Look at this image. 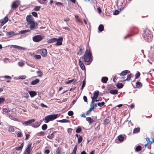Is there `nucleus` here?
I'll return each instance as SVG.
<instances>
[{
    "label": "nucleus",
    "mask_w": 154,
    "mask_h": 154,
    "mask_svg": "<svg viewBox=\"0 0 154 154\" xmlns=\"http://www.w3.org/2000/svg\"><path fill=\"white\" fill-rule=\"evenodd\" d=\"M27 24L29 26L31 30H34L38 28V24L35 22L31 15H29L26 17Z\"/></svg>",
    "instance_id": "obj_1"
},
{
    "label": "nucleus",
    "mask_w": 154,
    "mask_h": 154,
    "mask_svg": "<svg viewBox=\"0 0 154 154\" xmlns=\"http://www.w3.org/2000/svg\"><path fill=\"white\" fill-rule=\"evenodd\" d=\"M92 53L90 51L89 48H87L83 56L85 61L91 62L92 60Z\"/></svg>",
    "instance_id": "obj_2"
},
{
    "label": "nucleus",
    "mask_w": 154,
    "mask_h": 154,
    "mask_svg": "<svg viewBox=\"0 0 154 154\" xmlns=\"http://www.w3.org/2000/svg\"><path fill=\"white\" fill-rule=\"evenodd\" d=\"M143 36L146 41L149 42L151 40L152 35L151 32L149 30L146 29L143 31Z\"/></svg>",
    "instance_id": "obj_3"
},
{
    "label": "nucleus",
    "mask_w": 154,
    "mask_h": 154,
    "mask_svg": "<svg viewBox=\"0 0 154 154\" xmlns=\"http://www.w3.org/2000/svg\"><path fill=\"white\" fill-rule=\"evenodd\" d=\"M11 110L9 109H7L6 108H3L2 110V113L4 114H6L7 113L9 112L8 115L9 118L11 119L14 120L16 121L17 119L15 117V114L14 112H12V111H11Z\"/></svg>",
    "instance_id": "obj_4"
},
{
    "label": "nucleus",
    "mask_w": 154,
    "mask_h": 154,
    "mask_svg": "<svg viewBox=\"0 0 154 154\" xmlns=\"http://www.w3.org/2000/svg\"><path fill=\"white\" fill-rule=\"evenodd\" d=\"M60 115L58 114L49 115L46 116L44 119L46 121L45 123H48L50 121H52L59 117Z\"/></svg>",
    "instance_id": "obj_5"
},
{
    "label": "nucleus",
    "mask_w": 154,
    "mask_h": 154,
    "mask_svg": "<svg viewBox=\"0 0 154 154\" xmlns=\"http://www.w3.org/2000/svg\"><path fill=\"white\" fill-rule=\"evenodd\" d=\"M99 91H97L94 92V96L92 97V101L91 103V106H93L92 104L95 102H97L98 100H97V97L99 94ZM93 106H97V104H95L93 105Z\"/></svg>",
    "instance_id": "obj_6"
},
{
    "label": "nucleus",
    "mask_w": 154,
    "mask_h": 154,
    "mask_svg": "<svg viewBox=\"0 0 154 154\" xmlns=\"http://www.w3.org/2000/svg\"><path fill=\"white\" fill-rule=\"evenodd\" d=\"M20 1L18 0H16L13 2L11 5V10L10 11V12H12L13 10L17 8L20 5Z\"/></svg>",
    "instance_id": "obj_7"
},
{
    "label": "nucleus",
    "mask_w": 154,
    "mask_h": 154,
    "mask_svg": "<svg viewBox=\"0 0 154 154\" xmlns=\"http://www.w3.org/2000/svg\"><path fill=\"white\" fill-rule=\"evenodd\" d=\"M32 143L29 142L27 145L26 149L24 152L23 154H30L32 147Z\"/></svg>",
    "instance_id": "obj_8"
},
{
    "label": "nucleus",
    "mask_w": 154,
    "mask_h": 154,
    "mask_svg": "<svg viewBox=\"0 0 154 154\" xmlns=\"http://www.w3.org/2000/svg\"><path fill=\"white\" fill-rule=\"evenodd\" d=\"M43 38V37L41 35H36L33 38V40L34 42H39L42 40Z\"/></svg>",
    "instance_id": "obj_9"
},
{
    "label": "nucleus",
    "mask_w": 154,
    "mask_h": 154,
    "mask_svg": "<svg viewBox=\"0 0 154 154\" xmlns=\"http://www.w3.org/2000/svg\"><path fill=\"white\" fill-rule=\"evenodd\" d=\"M63 40V38L62 36H60L58 38H57V40L56 41L57 43L55 44L56 46H59L61 45L62 44Z\"/></svg>",
    "instance_id": "obj_10"
},
{
    "label": "nucleus",
    "mask_w": 154,
    "mask_h": 154,
    "mask_svg": "<svg viewBox=\"0 0 154 154\" xmlns=\"http://www.w3.org/2000/svg\"><path fill=\"white\" fill-rule=\"evenodd\" d=\"M30 32V30L29 29L28 30H21L18 33V34H22L23 35H24V36H26L28 35V34L27 33L28 32Z\"/></svg>",
    "instance_id": "obj_11"
},
{
    "label": "nucleus",
    "mask_w": 154,
    "mask_h": 154,
    "mask_svg": "<svg viewBox=\"0 0 154 154\" xmlns=\"http://www.w3.org/2000/svg\"><path fill=\"white\" fill-rule=\"evenodd\" d=\"M35 121L34 119H32L28 121L25 122L23 123V125H29L30 124H31L32 123L34 122Z\"/></svg>",
    "instance_id": "obj_12"
},
{
    "label": "nucleus",
    "mask_w": 154,
    "mask_h": 154,
    "mask_svg": "<svg viewBox=\"0 0 154 154\" xmlns=\"http://www.w3.org/2000/svg\"><path fill=\"white\" fill-rule=\"evenodd\" d=\"M40 53L42 56L45 57L47 55V50L45 49H41Z\"/></svg>",
    "instance_id": "obj_13"
},
{
    "label": "nucleus",
    "mask_w": 154,
    "mask_h": 154,
    "mask_svg": "<svg viewBox=\"0 0 154 154\" xmlns=\"http://www.w3.org/2000/svg\"><path fill=\"white\" fill-rule=\"evenodd\" d=\"M17 34H18V33H15L13 31L7 32V35L9 37H12Z\"/></svg>",
    "instance_id": "obj_14"
},
{
    "label": "nucleus",
    "mask_w": 154,
    "mask_h": 154,
    "mask_svg": "<svg viewBox=\"0 0 154 154\" xmlns=\"http://www.w3.org/2000/svg\"><path fill=\"white\" fill-rule=\"evenodd\" d=\"M8 20V18L7 17H5L4 20H3L1 22L0 26L1 27L3 26L5 24Z\"/></svg>",
    "instance_id": "obj_15"
},
{
    "label": "nucleus",
    "mask_w": 154,
    "mask_h": 154,
    "mask_svg": "<svg viewBox=\"0 0 154 154\" xmlns=\"http://www.w3.org/2000/svg\"><path fill=\"white\" fill-rule=\"evenodd\" d=\"M130 72V71L128 70H124L122 71L120 74L121 76H125L127 74Z\"/></svg>",
    "instance_id": "obj_16"
},
{
    "label": "nucleus",
    "mask_w": 154,
    "mask_h": 154,
    "mask_svg": "<svg viewBox=\"0 0 154 154\" xmlns=\"http://www.w3.org/2000/svg\"><path fill=\"white\" fill-rule=\"evenodd\" d=\"M86 120L88 122L89 124H91L95 122L94 120L93 119L91 118L90 117L86 118Z\"/></svg>",
    "instance_id": "obj_17"
},
{
    "label": "nucleus",
    "mask_w": 154,
    "mask_h": 154,
    "mask_svg": "<svg viewBox=\"0 0 154 154\" xmlns=\"http://www.w3.org/2000/svg\"><path fill=\"white\" fill-rule=\"evenodd\" d=\"M29 93L31 97H33L37 94L36 93L35 91H30L29 92Z\"/></svg>",
    "instance_id": "obj_18"
},
{
    "label": "nucleus",
    "mask_w": 154,
    "mask_h": 154,
    "mask_svg": "<svg viewBox=\"0 0 154 154\" xmlns=\"http://www.w3.org/2000/svg\"><path fill=\"white\" fill-rule=\"evenodd\" d=\"M79 65L81 68L82 69V70H84L85 69V66L84 64L80 60H79Z\"/></svg>",
    "instance_id": "obj_19"
},
{
    "label": "nucleus",
    "mask_w": 154,
    "mask_h": 154,
    "mask_svg": "<svg viewBox=\"0 0 154 154\" xmlns=\"http://www.w3.org/2000/svg\"><path fill=\"white\" fill-rule=\"evenodd\" d=\"M23 146V143H22L20 145V147H15V149L17 151H21Z\"/></svg>",
    "instance_id": "obj_20"
},
{
    "label": "nucleus",
    "mask_w": 154,
    "mask_h": 154,
    "mask_svg": "<svg viewBox=\"0 0 154 154\" xmlns=\"http://www.w3.org/2000/svg\"><path fill=\"white\" fill-rule=\"evenodd\" d=\"M95 106H91L89 110H88L86 112V114L87 115H89L91 112L94 109Z\"/></svg>",
    "instance_id": "obj_21"
},
{
    "label": "nucleus",
    "mask_w": 154,
    "mask_h": 154,
    "mask_svg": "<svg viewBox=\"0 0 154 154\" xmlns=\"http://www.w3.org/2000/svg\"><path fill=\"white\" fill-rule=\"evenodd\" d=\"M14 48H17V49L19 50H25V48H24L16 45H13Z\"/></svg>",
    "instance_id": "obj_22"
},
{
    "label": "nucleus",
    "mask_w": 154,
    "mask_h": 154,
    "mask_svg": "<svg viewBox=\"0 0 154 154\" xmlns=\"http://www.w3.org/2000/svg\"><path fill=\"white\" fill-rule=\"evenodd\" d=\"M108 79L107 77H103L101 78V82L103 83H106L108 80Z\"/></svg>",
    "instance_id": "obj_23"
},
{
    "label": "nucleus",
    "mask_w": 154,
    "mask_h": 154,
    "mask_svg": "<svg viewBox=\"0 0 154 154\" xmlns=\"http://www.w3.org/2000/svg\"><path fill=\"white\" fill-rule=\"evenodd\" d=\"M142 86V84L141 83L139 82H137L136 83V88H140Z\"/></svg>",
    "instance_id": "obj_24"
},
{
    "label": "nucleus",
    "mask_w": 154,
    "mask_h": 154,
    "mask_svg": "<svg viewBox=\"0 0 154 154\" xmlns=\"http://www.w3.org/2000/svg\"><path fill=\"white\" fill-rule=\"evenodd\" d=\"M58 122L60 123H70V121L69 120L66 119H63L61 120L58 121Z\"/></svg>",
    "instance_id": "obj_25"
},
{
    "label": "nucleus",
    "mask_w": 154,
    "mask_h": 154,
    "mask_svg": "<svg viewBox=\"0 0 154 154\" xmlns=\"http://www.w3.org/2000/svg\"><path fill=\"white\" fill-rule=\"evenodd\" d=\"M57 40V38H53L51 39H49L48 40V43H52L56 42Z\"/></svg>",
    "instance_id": "obj_26"
},
{
    "label": "nucleus",
    "mask_w": 154,
    "mask_h": 154,
    "mask_svg": "<svg viewBox=\"0 0 154 154\" xmlns=\"http://www.w3.org/2000/svg\"><path fill=\"white\" fill-rule=\"evenodd\" d=\"M8 131L9 132H12L14 131V129L13 126H10L8 128Z\"/></svg>",
    "instance_id": "obj_27"
},
{
    "label": "nucleus",
    "mask_w": 154,
    "mask_h": 154,
    "mask_svg": "<svg viewBox=\"0 0 154 154\" xmlns=\"http://www.w3.org/2000/svg\"><path fill=\"white\" fill-rule=\"evenodd\" d=\"M98 30L100 32H102L104 30V26L102 24L100 25L98 27Z\"/></svg>",
    "instance_id": "obj_28"
},
{
    "label": "nucleus",
    "mask_w": 154,
    "mask_h": 154,
    "mask_svg": "<svg viewBox=\"0 0 154 154\" xmlns=\"http://www.w3.org/2000/svg\"><path fill=\"white\" fill-rule=\"evenodd\" d=\"M40 123L38 122H35L32 125V127L34 128H37L40 125Z\"/></svg>",
    "instance_id": "obj_29"
},
{
    "label": "nucleus",
    "mask_w": 154,
    "mask_h": 154,
    "mask_svg": "<svg viewBox=\"0 0 154 154\" xmlns=\"http://www.w3.org/2000/svg\"><path fill=\"white\" fill-rule=\"evenodd\" d=\"M118 92V91L117 90L115 89L110 90V93L111 94H117Z\"/></svg>",
    "instance_id": "obj_30"
},
{
    "label": "nucleus",
    "mask_w": 154,
    "mask_h": 154,
    "mask_svg": "<svg viewBox=\"0 0 154 154\" xmlns=\"http://www.w3.org/2000/svg\"><path fill=\"white\" fill-rule=\"evenodd\" d=\"M22 96L23 97H25L26 98H28L29 97V96L27 93H23L22 94Z\"/></svg>",
    "instance_id": "obj_31"
},
{
    "label": "nucleus",
    "mask_w": 154,
    "mask_h": 154,
    "mask_svg": "<svg viewBox=\"0 0 154 154\" xmlns=\"http://www.w3.org/2000/svg\"><path fill=\"white\" fill-rule=\"evenodd\" d=\"M39 82V80L38 79H36L35 80L32 81L31 82V84L32 85H35L38 83Z\"/></svg>",
    "instance_id": "obj_32"
},
{
    "label": "nucleus",
    "mask_w": 154,
    "mask_h": 154,
    "mask_svg": "<svg viewBox=\"0 0 154 154\" xmlns=\"http://www.w3.org/2000/svg\"><path fill=\"white\" fill-rule=\"evenodd\" d=\"M140 131V128H135L133 130V133H137L139 132Z\"/></svg>",
    "instance_id": "obj_33"
},
{
    "label": "nucleus",
    "mask_w": 154,
    "mask_h": 154,
    "mask_svg": "<svg viewBox=\"0 0 154 154\" xmlns=\"http://www.w3.org/2000/svg\"><path fill=\"white\" fill-rule=\"evenodd\" d=\"M124 139V137L122 135H119L118 137V140L120 141H122Z\"/></svg>",
    "instance_id": "obj_34"
},
{
    "label": "nucleus",
    "mask_w": 154,
    "mask_h": 154,
    "mask_svg": "<svg viewBox=\"0 0 154 154\" xmlns=\"http://www.w3.org/2000/svg\"><path fill=\"white\" fill-rule=\"evenodd\" d=\"M61 149L58 147L56 150V154H61Z\"/></svg>",
    "instance_id": "obj_35"
},
{
    "label": "nucleus",
    "mask_w": 154,
    "mask_h": 154,
    "mask_svg": "<svg viewBox=\"0 0 154 154\" xmlns=\"http://www.w3.org/2000/svg\"><path fill=\"white\" fill-rule=\"evenodd\" d=\"M77 145H75L74 148L72 152L71 153V154H76V150L77 149Z\"/></svg>",
    "instance_id": "obj_36"
},
{
    "label": "nucleus",
    "mask_w": 154,
    "mask_h": 154,
    "mask_svg": "<svg viewBox=\"0 0 154 154\" xmlns=\"http://www.w3.org/2000/svg\"><path fill=\"white\" fill-rule=\"evenodd\" d=\"M116 86L119 88H121L123 87V85L122 83H119L116 85Z\"/></svg>",
    "instance_id": "obj_37"
},
{
    "label": "nucleus",
    "mask_w": 154,
    "mask_h": 154,
    "mask_svg": "<svg viewBox=\"0 0 154 154\" xmlns=\"http://www.w3.org/2000/svg\"><path fill=\"white\" fill-rule=\"evenodd\" d=\"M75 18L77 21L79 23H82V21L80 19L79 17L78 16H75Z\"/></svg>",
    "instance_id": "obj_38"
},
{
    "label": "nucleus",
    "mask_w": 154,
    "mask_h": 154,
    "mask_svg": "<svg viewBox=\"0 0 154 154\" xmlns=\"http://www.w3.org/2000/svg\"><path fill=\"white\" fill-rule=\"evenodd\" d=\"M131 74L128 75H127V78L125 80H124V81H128L131 80Z\"/></svg>",
    "instance_id": "obj_39"
},
{
    "label": "nucleus",
    "mask_w": 154,
    "mask_h": 154,
    "mask_svg": "<svg viewBox=\"0 0 154 154\" xmlns=\"http://www.w3.org/2000/svg\"><path fill=\"white\" fill-rule=\"evenodd\" d=\"M0 78H4L5 79H11V76H8V75H5L4 76L1 77Z\"/></svg>",
    "instance_id": "obj_40"
},
{
    "label": "nucleus",
    "mask_w": 154,
    "mask_h": 154,
    "mask_svg": "<svg viewBox=\"0 0 154 154\" xmlns=\"http://www.w3.org/2000/svg\"><path fill=\"white\" fill-rule=\"evenodd\" d=\"M141 147L140 146H138L136 147L135 150L136 151H139L141 150Z\"/></svg>",
    "instance_id": "obj_41"
},
{
    "label": "nucleus",
    "mask_w": 154,
    "mask_h": 154,
    "mask_svg": "<svg viewBox=\"0 0 154 154\" xmlns=\"http://www.w3.org/2000/svg\"><path fill=\"white\" fill-rule=\"evenodd\" d=\"M24 64L25 63L23 62L20 61L18 63V65L20 67L23 66Z\"/></svg>",
    "instance_id": "obj_42"
},
{
    "label": "nucleus",
    "mask_w": 154,
    "mask_h": 154,
    "mask_svg": "<svg viewBox=\"0 0 154 154\" xmlns=\"http://www.w3.org/2000/svg\"><path fill=\"white\" fill-rule=\"evenodd\" d=\"M42 128L43 130H45L47 128V125L46 124H44L42 126Z\"/></svg>",
    "instance_id": "obj_43"
},
{
    "label": "nucleus",
    "mask_w": 154,
    "mask_h": 154,
    "mask_svg": "<svg viewBox=\"0 0 154 154\" xmlns=\"http://www.w3.org/2000/svg\"><path fill=\"white\" fill-rule=\"evenodd\" d=\"M37 73L38 75V76L41 77L42 75V73L40 71H38L37 72Z\"/></svg>",
    "instance_id": "obj_44"
},
{
    "label": "nucleus",
    "mask_w": 154,
    "mask_h": 154,
    "mask_svg": "<svg viewBox=\"0 0 154 154\" xmlns=\"http://www.w3.org/2000/svg\"><path fill=\"white\" fill-rule=\"evenodd\" d=\"M54 137V133H52L51 134L49 135L47 137L49 139H52Z\"/></svg>",
    "instance_id": "obj_45"
},
{
    "label": "nucleus",
    "mask_w": 154,
    "mask_h": 154,
    "mask_svg": "<svg viewBox=\"0 0 154 154\" xmlns=\"http://www.w3.org/2000/svg\"><path fill=\"white\" fill-rule=\"evenodd\" d=\"M40 8H41L40 6H36L34 8V10L35 11H38L40 10Z\"/></svg>",
    "instance_id": "obj_46"
},
{
    "label": "nucleus",
    "mask_w": 154,
    "mask_h": 154,
    "mask_svg": "<svg viewBox=\"0 0 154 154\" xmlns=\"http://www.w3.org/2000/svg\"><path fill=\"white\" fill-rule=\"evenodd\" d=\"M78 138V143H80L82 141V137L81 136H79V137Z\"/></svg>",
    "instance_id": "obj_47"
},
{
    "label": "nucleus",
    "mask_w": 154,
    "mask_h": 154,
    "mask_svg": "<svg viewBox=\"0 0 154 154\" xmlns=\"http://www.w3.org/2000/svg\"><path fill=\"white\" fill-rule=\"evenodd\" d=\"M26 78V75H22L21 76H19L18 79H25Z\"/></svg>",
    "instance_id": "obj_48"
},
{
    "label": "nucleus",
    "mask_w": 154,
    "mask_h": 154,
    "mask_svg": "<svg viewBox=\"0 0 154 154\" xmlns=\"http://www.w3.org/2000/svg\"><path fill=\"white\" fill-rule=\"evenodd\" d=\"M81 131V129L80 128H78L76 130L75 132L76 133H79Z\"/></svg>",
    "instance_id": "obj_49"
},
{
    "label": "nucleus",
    "mask_w": 154,
    "mask_h": 154,
    "mask_svg": "<svg viewBox=\"0 0 154 154\" xmlns=\"http://www.w3.org/2000/svg\"><path fill=\"white\" fill-rule=\"evenodd\" d=\"M5 101V99L4 97H0V104L2 103Z\"/></svg>",
    "instance_id": "obj_50"
},
{
    "label": "nucleus",
    "mask_w": 154,
    "mask_h": 154,
    "mask_svg": "<svg viewBox=\"0 0 154 154\" xmlns=\"http://www.w3.org/2000/svg\"><path fill=\"white\" fill-rule=\"evenodd\" d=\"M74 80V79L70 80H68L67 81H66L65 82V83L66 84H69V83H70L71 82H73Z\"/></svg>",
    "instance_id": "obj_51"
},
{
    "label": "nucleus",
    "mask_w": 154,
    "mask_h": 154,
    "mask_svg": "<svg viewBox=\"0 0 154 154\" xmlns=\"http://www.w3.org/2000/svg\"><path fill=\"white\" fill-rule=\"evenodd\" d=\"M105 104L104 102H102L101 103H98L97 105L98 106H103Z\"/></svg>",
    "instance_id": "obj_52"
},
{
    "label": "nucleus",
    "mask_w": 154,
    "mask_h": 154,
    "mask_svg": "<svg viewBox=\"0 0 154 154\" xmlns=\"http://www.w3.org/2000/svg\"><path fill=\"white\" fill-rule=\"evenodd\" d=\"M68 114L69 116H72L73 115V112L72 111H69L68 112Z\"/></svg>",
    "instance_id": "obj_53"
},
{
    "label": "nucleus",
    "mask_w": 154,
    "mask_h": 154,
    "mask_svg": "<svg viewBox=\"0 0 154 154\" xmlns=\"http://www.w3.org/2000/svg\"><path fill=\"white\" fill-rule=\"evenodd\" d=\"M17 136L18 137H21L22 136V133L20 132H18L17 133Z\"/></svg>",
    "instance_id": "obj_54"
},
{
    "label": "nucleus",
    "mask_w": 154,
    "mask_h": 154,
    "mask_svg": "<svg viewBox=\"0 0 154 154\" xmlns=\"http://www.w3.org/2000/svg\"><path fill=\"white\" fill-rule=\"evenodd\" d=\"M72 130V129L71 128H69L68 129L67 132L69 134H71Z\"/></svg>",
    "instance_id": "obj_55"
},
{
    "label": "nucleus",
    "mask_w": 154,
    "mask_h": 154,
    "mask_svg": "<svg viewBox=\"0 0 154 154\" xmlns=\"http://www.w3.org/2000/svg\"><path fill=\"white\" fill-rule=\"evenodd\" d=\"M32 14L35 17H37L38 16L37 14L35 12H33L32 13Z\"/></svg>",
    "instance_id": "obj_56"
},
{
    "label": "nucleus",
    "mask_w": 154,
    "mask_h": 154,
    "mask_svg": "<svg viewBox=\"0 0 154 154\" xmlns=\"http://www.w3.org/2000/svg\"><path fill=\"white\" fill-rule=\"evenodd\" d=\"M4 62L5 63H8V62H10L8 58H5L4 59Z\"/></svg>",
    "instance_id": "obj_57"
},
{
    "label": "nucleus",
    "mask_w": 154,
    "mask_h": 154,
    "mask_svg": "<svg viewBox=\"0 0 154 154\" xmlns=\"http://www.w3.org/2000/svg\"><path fill=\"white\" fill-rule=\"evenodd\" d=\"M140 74L139 72H138L135 75L136 79H137L140 76Z\"/></svg>",
    "instance_id": "obj_58"
},
{
    "label": "nucleus",
    "mask_w": 154,
    "mask_h": 154,
    "mask_svg": "<svg viewBox=\"0 0 154 154\" xmlns=\"http://www.w3.org/2000/svg\"><path fill=\"white\" fill-rule=\"evenodd\" d=\"M85 85V81H83L82 85L81 88V89H82Z\"/></svg>",
    "instance_id": "obj_59"
},
{
    "label": "nucleus",
    "mask_w": 154,
    "mask_h": 154,
    "mask_svg": "<svg viewBox=\"0 0 154 154\" xmlns=\"http://www.w3.org/2000/svg\"><path fill=\"white\" fill-rule=\"evenodd\" d=\"M119 11L118 10H115L113 13L114 15H117L119 13Z\"/></svg>",
    "instance_id": "obj_60"
},
{
    "label": "nucleus",
    "mask_w": 154,
    "mask_h": 154,
    "mask_svg": "<svg viewBox=\"0 0 154 154\" xmlns=\"http://www.w3.org/2000/svg\"><path fill=\"white\" fill-rule=\"evenodd\" d=\"M35 58L37 59H40L41 58V56L39 55H35Z\"/></svg>",
    "instance_id": "obj_61"
},
{
    "label": "nucleus",
    "mask_w": 154,
    "mask_h": 154,
    "mask_svg": "<svg viewBox=\"0 0 154 154\" xmlns=\"http://www.w3.org/2000/svg\"><path fill=\"white\" fill-rule=\"evenodd\" d=\"M83 99L85 102H87V98L86 96H84Z\"/></svg>",
    "instance_id": "obj_62"
},
{
    "label": "nucleus",
    "mask_w": 154,
    "mask_h": 154,
    "mask_svg": "<svg viewBox=\"0 0 154 154\" xmlns=\"http://www.w3.org/2000/svg\"><path fill=\"white\" fill-rule=\"evenodd\" d=\"M69 20H70L69 18L67 17V18H65L64 19V21H65V22H67L69 21Z\"/></svg>",
    "instance_id": "obj_63"
},
{
    "label": "nucleus",
    "mask_w": 154,
    "mask_h": 154,
    "mask_svg": "<svg viewBox=\"0 0 154 154\" xmlns=\"http://www.w3.org/2000/svg\"><path fill=\"white\" fill-rule=\"evenodd\" d=\"M50 152V151L48 149H46L45 150V154H48Z\"/></svg>",
    "instance_id": "obj_64"
}]
</instances>
